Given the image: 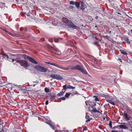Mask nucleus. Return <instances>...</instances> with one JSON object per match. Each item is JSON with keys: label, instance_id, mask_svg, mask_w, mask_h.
I'll use <instances>...</instances> for the list:
<instances>
[{"label": "nucleus", "instance_id": "38", "mask_svg": "<svg viewBox=\"0 0 132 132\" xmlns=\"http://www.w3.org/2000/svg\"><path fill=\"white\" fill-rule=\"evenodd\" d=\"M122 72H120V73L121 74H122Z\"/></svg>", "mask_w": 132, "mask_h": 132}, {"label": "nucleus", "instance_id": "28", "mask_svg": "<svg viewBox=\"0 0 132 132\" xmlns=\"http://www.w3.org/2000/svg\"><path fill=\"white\" fill-rule=\"evenodd\" d=\"M89 117L87 115V114H86V116H85V118L86 119H88Z\"/></svg>", "mask_w": 132, "mask_h": 132}, {"label": "nucleus", "instance_id": "16", "mask_svg": "<svg viewBox=\"0 0 132 132\" xmlns=\"http://www.w3.org/2000/svg\"><path fill=\"white\" fill-rule=\"evenodd\" d=\"M68 85H65L63 86V89L64 90L66 89H67L68 88Z\"/></svg>", "mask_w": 132, "mask_h": 132}, {"label": "nucleus", "instance_id": "19", "mask_svg": "<svg viewBox=\"0 0 132 132\" xmlns=\"http://www.w3.org/2000/svg\"><path fill=\"white\" fill-rule=\"evenodd\" d=\"M91 111L93 112H97V111L96 109H93Z\"/></svg>", "mask_w": 132, "mask_h": 132}, {"label": "nucleus", "instance_id": "7", "mask_svg": "<svg viewBox=\"0 0 132 132\" xmlns=\"http://www.w3.org/2000/svg\"><path fill=\"white\" fill-rule=\"evenodd\" d=\"M120 128L122 129H127L128 127L125 125H120L118 126Z\"/></svg>", "mask_w": 132, "mask_h": 132}, {"label": "nucleus", "instance_id": "33", "mask_svg": "<svg viewBox=\"0 0 132 132\" xmlns=\"http://www.w3.org/2000/svg\"><path fill=\"white\" fill-rule=\"evenodd\" d=\"M15 59H12V62H13L15 60Z\"/></svg>", "mask_w": 132, "mask_h": 132}, {"label": "nucleus", "instance_id": "10", "mask_svg": "<svg viewBox=\"0 0 132 132\" xmlns=\"http://www.w3.org/2000/svg\"><path fill=\"white\" fill-rule=\"evenodd\" d=\"M75 88V87H73L70 85H68V89H74Z\"/></svg>", "mask_w": 132, "mask_h": 132}, {"label": "nucleus", "instance_id": "25", "mask_svg": "<svg viewBox=\"0 0 132 132\" xmlns=\"http://www.w3.org/2000/svg\"><path fill=\"white\" fill-rule=\"evenodd\" d=\"M84 7H83V6H82V8L81 9H84L85 8H86V6H83Z\"/></svg>", "mask_w": 132, "mask_h": 132}, {"label": "nucleus", "instance_id": "24", "mask_svg": "<svg viewBox=\"0 0 132 132\" xmlns=\"http://www.w3.org/2000/svg\"><path fill=\"white\" fill-rule=\"evenodd\" d=\"M126 41H127V42L128 43V44H130V42L129 41L128 39V38H127V39H126Z\"/></svg>", "mask_w": 132, "mask_h": 132}, {"label": "nucleus", "instance_id": "12", "mask_svg": "<svg viewBox=\"0 0 132 132\" xmlns=\"http://www.w3.org/2000/svg\"><path fill=\"white\" fill-rule=\"evenodd\" d=\"M120 51L121 52V53L123 54L126 55L127 54V53L123 50H120Z\"/></svg>", "mask_w": 132, "mask_h": 132}, {"label": "nucleus", "instance_id": "18", "mask_svg": "<svg viewBox=\"0 0 132 132\" xmlns=\"http://www.w3.org/2000/svg\"><path fill=\"white\" fill-rule=\"evenodd\" d=\"M50 89H48L47 88H46L45 89V91L46 92H49Z\"/></svg>", "mask_w": 132, "mask_h": 132}, {"label": "nucleus", "instance_id": "30", "mask_svg": "<svg viewBox=\"0 0 132 132\" xmlns=\"http://www.w3.org/2000/svg\"><path fill=\"white\" fill-rule=\"evenodd\" d=\"M62 132H69L68 130H62Z\"/></svg>", "mask_w": 132, "mask_h": 132}, {"label": "nucleus", "instance_id": "2", "mask_svg": "<svg viewBox=\"0 0 132 132\" xmlns=\"http://www.w3.org/2000/svg\"><path fill=\"white\" fill-rule=\"evenodd\" d=\"M17 62L19 63L22 66L24 67V68L27 69V68L30 66L29 64L27 62L24 60H17Z\"/></svg>", "mask_w": 132, "mask_h": 132}, {"label": "nucleus", "instance_id": "40", "mask_svg": "<svg viewBox=\"0 0 132 132\" xmlns=\"http://www.w3.org/2000/svg\"><path fill=\"white\" fill-rule=\"evenodd\" d=\"M109 32H110V33H111V31H110Z\"/></svg>", "mask_w": 132, "mask_h": 132}, {"label": "nucleus", "instance_id": "31", "mask_svg": "<svg viewBox=\"0 0 132 132\" xmlns=\"http://www.w3.org/2000/svg\"><path fill=\"white\" fill-rule=\"evenodd\" d=\"M5 31H6V32H8V33H9V34H11V32H9L7 30H6Z\"/></svg>", "mask_w": 132, "mask_h": 132}, {"label": "nucleus", "instance_id": "11", "mask_svg": "<svg viewBox=\"0 0 132 132\" xmlns=\"http://www.w3.org/2000/svg\"><path fill=\"white\" fill-rule=\"evenodd\" d=\"M77 7L79 8V7L80 4L79 3L77 2H76L75 4Z\"/></svg>", "mask_w": 132, "mask_h": 132}, {"label": "nucleus", "instance_id": "6", "mask_svg": "<svg viewBox=\"0 0 132 132\" xmlns=\"http://www.w3.org/2000/svg\"><path fill=\"white\" fill-rule=\"evenodd\" d=\"M27 59L29 60L30 61L34 64H37V62L33 58L30 57L29 56H27Z\"/></svg>", "mask_w": 132, "mask_h": 132}, {"label": "nucleus", "instance_id": "3", "mask_svg": "<svg viewBox=\"0 0 132 132\" xmlns=\"http://www.w3.org/2000/svg\"><path fill=\"white\" fill-rule=\"evenodd\" d=\"M35 68L37 70L42 72H45L47 70L42 67L39 65H36L35 66Z\"/></svg>", "mask_w": 132, "mask_h": 132}, {"label": "nucleus", "instance_id": "4", "mask_svg": "<svg viewBox=\"0 0 132 132\" xmlns=\"http://www.w3.org/2000/svg\"><path fill=\"white\" fill-rule=\"evenodd\" d=\"M67 24L68 26H69L70 27L73 29H75L77 27L74 23L70 21H68Z\"/></svg>", "mask_w": 132, "mask_h": 132}, {"label": "nucleus", "instance_id": "36", "mask_svg": "<svg viewBox=\"0 0 132 132\" xmlns=\"http://www.w3.org/2000/svg\"><path fill=\"white\" fill-rule=\"evenodd\" d=\"M90 121V120H89V119H88V120H86V121L87 122H88V121Z\"/></svg>", "mask_w": 132, "mask_h": 132}, {"label": "nucleus", "instance_id": "8", "mask_svg": "<svg viewBox=\"0 0 132 132\" xmlns=\"http://www.w3.org/2000/svg\"><path fill=\"white\" fill-rule=\"evenodd\" d=\"M123 115L127 120H129V116H128L127 114L126 113L124 112V113H123Z\"/></svg>", "mask_w": 132, "mask_h": 132}, {"label": "nucleus", "instance_id": "35", "mask_svg": "<svg viewBox=\"0 0 132 132\" xmlns=\"http://www.w3.org/2000/svg\"><path fill=\"white\" fill-rule=\"evenodd\" d=\"M53 63H51L50 64L53 65Z\"/></svg>", "mask_w": 132, "mask_h": 132}, {"label": "nucleus", "instance_id": "42", "mask_svg": "<svg viewBox=\"0 0 132 132\" xmlns=\"http://www.w3.org/2000/svg\"><path fill=\"white\" fill-rule=\"evenodd\" d=\"M50 41L51 42V40H50Z\"/></svg>", "mask_w": 132, "mask_h": 132}, {"label": "nucleus", "instance_id": "26", "mask_svg": "<svg viewBox=\"0 0 132 132\" xmlns=\"http://www.w3.org/2000/svg\"><path fill=\"white\" fill-rule=\"evenodd\" d=\"M60 99L62 100H65V97H61Z\"/></svg>", "mask_w": 132, "mask_h": 132}, {"label": "nucleus", "instance_id": "5", "mask_svg": "<svg viewBox=\"0 0 132 132\" xmlns=\"http://www.w3.org/2000/svg\"><path fill=\"white\" fill-rule=\"evenodd\" d=\"M51 76L54 79H63V77L61 76L55 74L51 75Z\"/></svg>", "mask_w": 132, "mask_h": 132}, {"label": "nucleus", "instance_id": "14", "mask_svg": "<svg viewBox=\"0 0 132 132\" xmlns=\"http://www.w3.org/2000/svg\"><path fill=\"white\" fill-rule=\"evenodd\" d=\"M3 56H4V57L6 59H9V56H8L6 54H3Z\"/></svg>", "mask_w": 132, "mask_h": 132}, {"label": "nucleus", "instance_id": "22", "mask_svg": "<svg viewBox=\"0 0 132 132\" xmlns=\"http://www.w3.org/2000/svg\"><path fill=\"white\" fill-rule=\"evenodd\" d=\"M112 121H110L109 122V127L111 128L112 127Z\"/></svg>", "mask_w": 132, "mask_h": 132}, {"label": "nucleus", "instance_id": "20", "mask_svg": "<svg viewBox=\"0 0 132 132\" xmlns=\"http://www.w3.org/2000/svg\"><path fill=\"white\" fill-rule=\"evenodd\" d=\"M75 2H76L74 1H70V4L74 5L75 4Z\"/></svg>", "mask_w": 132, "mask_h": 132}, {"label": "nucleus", "instance_id": "17", "mask_svg": "<svg viewBox=\"0 0 132 132\" xmlns=\"http://www.w3.org/2000/svg\"><path fill=\"white\" fill-rule=\"evenodd\" d=\"M63 94H64L63 92H60V93H59L58 94H57V95L58 96H61L62 95H63Z\"/></svg>", "mask_w": 132, "mask_h": 132}, {"label": "nucleus", "instance_id": "13", "mask_svg": "<svg viewBox=\"0 0 132 132\" xmlns=\"http://www.w3.org/2000/svg\"><path fill=\"white\" fill-rule=\"evenodd\" d=\"M60 69H63L64 70H68L69 69L68 68H63V67H62L61 66H60Z\"/></svg>", "mask_w": 132, "mask_h": 132}, {"label": "nucleus", "instance_id": "9", "mask_svg": "<svg viewBox=\"0 0 132 132\" xmlns=\"http://www.w3.org/2000/svg\"><path fill=\"white\" fill-rule=\"evenodd\" d=\"M107 101L113 105H115L114 102L113 101H112L110 100H108Z\"/></svg>", "mask_w": 132, "mask_h": 132}, {"label": "nucleus", "instance_id": "43", "mask_svg": "<svg viewBox=\"0 0 132 132\" xmlns=\"http://www.w3.org/2000/svg\"><path fill=\"white\" fill-rule=\"evenodd\" d=\"M50 41L51 42V40H50Z\"/></svg>", "mask_w": 132, "mask_h": 132}, {"label": "nucleus", "instance_id": "32", "mask_svg": "<svg viewBox=\"0 0 132 132\" xmlns=\"http://www.w3.org/2000/svg\"><path fill=\"white\" fill-rule=\"evenodd\" d=\"M95 100L96 101H99V99L98 98H95Z\"/></svg>", "mask_w": 132, "mask_h": 132}, {"label": "nucleus", "instance_id": "21", "mask_svg": "<svg viewBox=\"0 0 132 132\" xmlns=\"http://www.w3.org/2000/svg\"><path fill=\"white\" fill-rule=\"evenodd\" d=\"M53 65L55 66L56 67H57L58 68H59L60 67V66H59V65L56 64L54 63H53Z\"/></svg>", "mask_w": 132, "mask_h": 132}, {"label": "nucleus", "instance_id": "1", "mask_svg": "<svg viewBox=\"0 0 132 132\" xmlns=\"http://www.w3.org/2000/svg\"><path fill=\"white\" fill-rule=\"evenodd\" d=\"M70 69L73 70H79L85 74L87 73V72L86 70L84 69L83 67L79 65H77L74 66H72L70 68Z\"/></svg>", "mask_w": 132, "mask_h": 132}, {"label": "nucleus", "instance_id": "34", "mask_svg": "<svg viewBox=\"0 0 132 132\" xmlns=\"http://www.w3.org/2000/svg\"><path fill=\"white\" fill-rule=\"evenodd\" d=\"M103 95V96H105V97H106V96H108V95H104V94H103V95Z\"/></svg>", "mask_w": 132, "mask_h": 132}, {"label": "nucleus", "instance_id": "41", "mask_svg": "<svg viewBox=\"0 0 132 132\" xmlns=\"http://www.w3.org/2000/svg\"><path fill=\"white\" fill-rule=\"evenodd\" d=\"M28 15V16H29V15Z\"/></svg>", "mask_w": 132, "mask_h": 132}, {"label": "nucleus", "instance_id": "29", "mask_svg": "<svg viewBox=\"0 0 132 132\" xmlns=\"http://www.w3.org/2000/svg\"><path fill=\"white\" fill-rule=\"evenodd\" d=\"M87 128H85L84 129H82V131H84L85 130H87Z\"/></svg>", "mask_w": 132, "mask_h": 132}, {"label": "nucleus", "instance_id": "27", "mask_svg": "<svg viewBox=\"0 0 132 132\" xmlns=\"http://www.w3.org/2000/svg\"><path fill=\"white\" fill-rule=\"evenodd\" d=\"M48 103V101L47 100L45 102V104L46 105H47Z\"/></svg>", "mask_w": 132, "mask_h": 132}, {"label": "nucleus", "instance_id": "23", "mask_svg": "<svg viewBox=\"0 0 132 132\" xmlns=\"http://www.w3.org/2000/svg\"><path fill=\"white\" fill-rule=\"evenodd\" d=\"M50 127L51 128H52L53 130L55 129V128H54V127L51 124H50Z\"/></svg>", "mask_w": 132, "mask_h": 132}, {"label": "nucleus", "instance_id": "39", "mask_svg": "<svg viewBox=\"0 0 132 132\" xmlns=\"http://www.w3.org/2000/svg\"><path fill=\"white\" fill-rule=\"evenodd\" d=\"M131 32L132 33V29L131 30Z\"/></svg>", "mask_w": 132, "mask_h": 132}, {"label": "nucleus", "instance_id": "37", "mask_svg": "<svg viewBox=\"0 0 132 132\" xmlns=\"http://www.w3.org/2000/svg\"><path fill=\"white\" fill-rule=\"evenodd\" d=\"M51 63L50 62H48L47 64H50Z\"/></svg>", "mask_w": 132, "mask_h": 132}, {"label": "nucleus", "instance_id": "15", "mask_svg": "<svg viewBox=\"0 0 132 132\" xmlns=\"http://www.w3.org/2000/svg\"><path fill=\"white\" fill-rule=\"evenodd\" d=\"M71 93H67L65 95V96L66 97H68L71 94Z\"/></svg>", "mask_w": 132, "mask_h": 132}]
</instances>
